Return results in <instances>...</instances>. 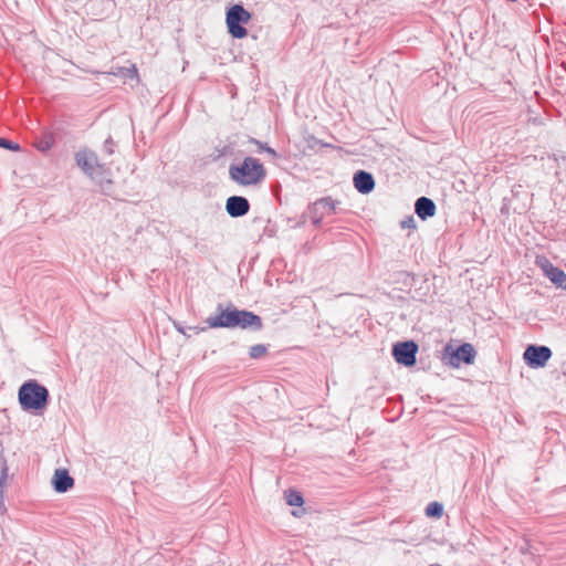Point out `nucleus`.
<instances>
[{"label":"nucleus","mask_w":566,"mask_h":566,"mask_svg":"<svg viewBox=\"0 0 566 566\" xmlns=\"http://www.w3.org/2000/svg\"><path fill=\"white\" fill-rule=\"evenodd\" d=\"M74 485V479L66 469H57L52 478V486L57 493H65Z\"/></svg>","instance_id":"nucleus-13"},{"label":"nucleus","mask_w":566,"mask_h":566,"mask_svg":"<svg viewBox=\"0 0 566 566\" xmlns=\"http://www.w3.org/2000/svg\"><path fill=\"white\" fill-rule=\"evenodd\" d=\"M229 177L240 186H254L265 179L266 170L258 158L248 156L241 164L230 165Z\"/></svg>","instance_id":"nucleus-1"},{"label":"nucleus","mask_w":566,"mask_h":566,"mask_svg":"<svg viewBox=\"0 0 566 566\" xmlns=\"http://www.w3.org/2000/svg\"><path fill=\"white\" fill-rule=\"evenodd\" d=\"M127 76L128 77H133V76H137V69L133 65L132 69H128L127 70Z\"/></svg>","instance_id":"nucleus-27"},{"label":"nucleus","mask_w":566,"mask_h":566,"mask_svg":"<svg viewBox=\"0 0 566 566\" xmlns=\"http://www.w3.org/2000/svg\"><path fill=\"white\" fill-rule=\"evenodd\" d=\"M3 465L7 468L6 460L0 458V470L2 471Z\"/></svg>","instance_id":"nucleus-29"},{"label":"nucleus","mask_w":566,"mask_h":566,"mask_svg":"<svg viewBox=\"0 0 566 566\" xmlns=\"http://www.w3.org/2000/svg\"><path fill=\"white\" fill-rule=\"evenodd\" d=\"M234 305L229 303L223 306L221 303L217 305L216 315L209 316L206 319L207 325L210 328H232Z\"/></svg>","instance_id":"nucleus-9"},{"label":"nucleus","mask_w":566,"mask_h":566,"mask_svg":"<svg viewBox=\"0 0 566 566\" xmlns=\"http://www.w3.org/2000/svg\"><path fill=\"white\" fill-rule=\"evenodd\" d=\"M54 138L50 135L36 144V148L41 151H46L53 146Z\"/></svg>","instance_id":"nucleus-21"},{"label":"nucleus","mask_w":566,"mask_h":566,"mask_svg":"<svg viewBox=\"0 0 566 566\" xmlns=\"http://www.w3.org/2000/svg\"><path fill=\"white\" fill-rule=\"evenodd\" d=\"M18 400L23 411H42L49 405L50 394L38 380L29 379L20 386Z\"/></svg>","instance_id":"nucleus-2"},{"label":"nucleus","mask_w":566,"mask_h":566,"mask_svg":"<svg viewBox=\"0 0 566 566\" xmlns=\"http://www.w3.org/2000/svg\"><path fill=\"white\" fill-rule=\"evenodd\" d=\"M315 210H322L326 214H333L336 212V202L331 197H325L314 202Z\"/></svg>","instance_id":"nucleus-15"},{"label":"nucleus","mask_w":566,"mask_h":566,"mask_svg":"<svg viewBox=\"0 0 566 566\" xmlns=\"http://www.w3.org/2000/svg\"><path fill=\"white\" fill-rule=\"evenodd\" d=\"M400 227L402 229H415L416 228V221L412 216L406 217L400 221Z\"/></svg>","instance_id":"nucleus-24"},{"label":"nucleus","mask_w":566,"mask_h":566,"mask_svg":"<svg viewBox=\"0 0 566 566\" xmlns=\"http://www.w3.org/2000/svg\"><path fill=\"white\" fill-rule=\"evenodd\" d=\"M253 142L259 146L260 150L266 151L272 157H277V153L273 148L269 147L266 144H262L261 142L255 140V139H253Z\"/></svg>","instance_id":"nucleus-25"},{"label":"nucleus","mask_w":566,"mask_h":566,"mask_svg":"<svg viewBox=\"0 0 566 566\" xmlns=\"http://www.w3.org/2000/svg\"><path fill=\"white\" fill-rule=\"evenodd\" d=\"M187 329L190 331V333H195V334H199L200 332L205 331L203 327H198V326H190Z\"/></svg>","instance_id":"nucleus-26"},{"label":"nucleus","mask_w":566,"mask_h":566,"mask_svg":"<svg viewBox=\"0 0 566 566\" xmlns=\"http://www.w3.org/2000/svg\"><path fill=\"white\" fill-rule=\"evenodd\" d=\"M443 514V506L439 502H431L426 507V515L429 517H441Z\"/></svg>","instance_id":"nucleus-17"},{"label":"nucleus","mask_w":566,"mask_h":566,"mask_svg":"<svg viewBox=\"0 0 566 566\" xmlns=\"http://www.w3.org/2000/svg\"><path fill=\"white\" fill-rule=\"evenodd\" d=\"M0 148L17 151L20 149V145L12 140L0 137Z\"/></svg>","instance_id":"nucleus-22"},{"label":"nucleus","mask_w":566,"mask_h":566,"mask_svg":"<svg viewBox=\"0 0 566 566\" xmlns=\"http://www.w3.org/2000/svg\"><path fill=\"white\" fill-rule=\"evenodd\" d=\"M75 161L78 168L83 170L85 175L93 178L95 172L103 174L105 171V165L98 161L96 153L82 149L75 154Z\"/></svg>","instance_id":"nucleus-6"},{"label":"nucleus","mask_w":566,"mask_h":566,"mask_svg":"<svg viewBox=\"0 0 566 566\" xmlns=\"http://www.w3.org/2000/svg\"><path fill=\"white\" fill-rule=\"evenodd\" d=\"M251 19V13L244 9L242 4H234L227 11L226 22L228 32L234 39H243L248 34V30L243 24Z\"/></svg>","instance_id":"nucleus-3"},{"label":"nucleus","mask_w":566,"mask_h":566,"mask_svg":"<svg viewBox=\"0 0 566 566\" xmlns=\"http://www.w3.org/2000/svg\"><path fill=\"white\" fill-rule=\"evenodd\" d=\"M115 142L113 140V138L109 136L108 138L105 139L104 142V146H103V150L105 154L107 155H113L115 153Z\"/></svg>","instance_id":"nucleus-23"},{"label":"nucleus","mask_w":566,"mask_h":566,"mask_svg":"<svg viewBox=\"0 0 566 566\" xmlns=\"http://www.w3.org/2000/svg\"><path fill=\"white\" fill-rule=\"evenodd\" d=\"M268 353V346L263 344H256L250 347L249 356L252 359H259Z\"/></svg>","instance_id":"nucleus-18"},{"label":"nucleus","mask_w":566,"mask_h":566,"mask_svg":"<svg viewBox=\"0 0 566 566\" xmlns=\"http://www.w3.org/2000/svg\"><path fill=\"white\" fill-rule=\"evenodd\" d=\"M232 328L261 331L263 328L262 318L253 312L247 310H239L234 306Z\"/></svg>","instance_id":"nucleus-8"},{"label":"nucleus","mask_w":566,"mask_h":566,"mask_svg":"<svg viewBox=\"0 0 566 566\" xmlns=\"http://www.w3.org/2000/svg\"><path fill=\"white\" fill-rule=\"evenodd\" d=\"M535 263L542 269L543 273L549 281L557 287L562 286V283L566 279V274L559 268L553 265V263L546 256H536Z\"/></svg>","instance_id":"nucleus-10"},{"label":"nucleus","mask_w":566,"mask_h":566,"mask_svg":"<svg viewBox=\"0 0 566 566\" xmlns=\"http://www.w3.org/2000/svg\"><path fill=\"white\" fill-rule=\"evenodd\" d=\"M448 355V363L453 367H459L461 363L470 365L473 364L476 352L470 343H463L455 349L451 346L444 348V356Z\"/></svg>","instance_id":"nucleus-4"},{"label":"nucleus","mask_w":566,"mask_h":566,"mask_svg":"<svg viewBox=\"0 0 566 566\" xmlns=\"http://www.w3.org/2000/svg\"><path fill=\"white\" fill-rule=\"evenodd\" d=\"M553 353L544 345H528L523 354L525 364L531 368H543L551 359Z\"/></svg>","instance_id":"nucleus-5"},{"label":"nucleus","mask_w":566,"mask_h":566,"mask_svg":"<svg viewBox=\"0 0 566 566\" xmlns=\"http://www.w3.org/2000/svg\"><path fill=\"white\" fill-rule=\"evenodd\" d=\"M7 476H8V468H6L3 465L2 474H0V515L6 512V506L3 503V495H4L3 485L7 480Z\"/></svg>","instance_id":"nucleus-19"},{"label":"nucleus","mask_w":566,"mask_h":566,"mask_svg":"<svg viewBox=\"0 0 566 566\" xmlns=\"http://www.w3.org/2000/svg\"><path fill=\"white\" fill-rule=\"evenodd\" d=\"M418 344L413 340L399 342L392 347L395 360L406 367H411L417 361Z\"/></svg>","instance_id":"nucleus-7"},{"label":"nucleus","mask_w":566,"mask_h":566,"mask_svg":"<svg viewBox=\"0 0 566 566\" xmlns=\"http://www.w3.org/2000/svg\"><path fill=\"white\" fill-rule=\"evenodd\" d=\"M285 501L290 506H301L304 503L302 494L295 490H289L285 492Z\"/></svg>","instance_id":"nucleus-16"},{"label":"nucleus","mask_w":566,"mask_h":566,"mask_svg":"<svg viewBox=\"0 0 566 566\" xmlns=\"http://www.w3.org/2000/svg\"><path fill=\"white\" fill-rule=\"evenodd\" d=\"M250 210V202L245 197L231 196L226 201V211L231 218L245 216Z\"/></svg>","instance_id":"nucleus-11"},{"label":"nucleus","mask_w":566,"mask_h":566,"mask_svg":"<svg viewBox=\"0 0 566 566\" xmlns=\"http://www.w3.org/2000/svg\"><path fill=\"white\" fill-rule=\"evenodd\" d=\"M353 182L356 190L361 195H368L375 188L374 176L366 170H357L354 174Z\"/></svg>","instance_id":"nucleus-12"},{"label":"nucleus","mask_w":566,"mask_h":566,"mask_svg":"<svg viewBox=\"0 0 566 566\" xmlns=\"http://www.w3.org/2000/svg\"><path fill=\"white\" fill-rule=\"evenodd\" d=\"M176 328L178 332H180L181 334L186 335V336H190V334H187L186 329L184 327H181L179 324H175Z\"/></svg>","instance_id":"nucleus-28"},{"label":"nucleus","mask_w":566,"mask_h":566,"mask_svg":"<svg viewBox=\"0 0 566 566\" xmlns=\"http://www.w3.org/2000/svg\"><path fill=\"white\" fill-rule=\"evenodd\" d=\"M437 206L434 201L428 197H420L415 202V212L421 220H427L436 214Z\"/></svg>","instance_id":"nucleus-14"},{"label":"nucleus","mask_w":566,"mask_h":566,"mask_svg":"<svg viewBox=\"0 0 566 566\" xmlns=\"http://www.w3.org/2000/svg\"><path fill=\"white\" fill-rule=\"evenodd\" d=\"M310 214H311V220H312V223L315 226V227H319L321 223H322V220L325 216V212L322 211V210H315L314 209V203L310 207Z\"/></svg>","instance_id":"nucleus-20"}]
</instances>
